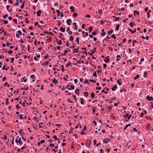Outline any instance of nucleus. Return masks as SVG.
Returning a JSON list of instances; mask_svg holds the SVG:
<instances>
[{"label": "nucleus", "instance_id": "obj_45", "mask_svg": "<svg viewBox=\"0 0 153 153\" xmlns=\"http://www.w3.org/2000/svg\"><path fill=\"white\" fill-rule=\"evenodd\" d=\"M62 72H64L65 71V69L64 68L63 65L62 66Z\"/></svg>", "mask_w": 153, "mask_h": 153}, {"label": "nucleus", "instance_id": "obj_47", "mask_svg": "<svg viewBox=\"0 0 153 153\" xmlns=\"http://www.w3.org/2000/svg\"><path fill=\"white\" fill-rule=\"evenodd\" d=\"M70 87L72 90H74V85L73 86H70Z\"/></svg>", "mask_w": 153, "mask_h": 153}, {"label": "nucleus", "instance_id": "obj_12", "mask_svg": "<svg viewBox=\"0 0 153 153\" xmlns=\"http://www.w3.org/2000/svg\"><path fill=\"white\" fill-rule=\"evenodd\" d=\"M84 84L87 83L88 85L89 84V83L88 82V79H85V81L84 82Z\"/></svg>", "mask_w": 153, "mask_h": 153}, {"label": "nucleus", "instance_id": "obj_23", "mask_svg": "<svg viewBox=\"0 0 153 153\" xmlns=\"http://www.w3.org/2000/svg\"><path fill=\"white\" fill-rule=\"evenodd\" d=\"M74 39V38L72 36H70V38L69 39V41H73Z\"/></svg>", "mask_w": 153, "mask_h": 153}, {"label": "nucleus", "instance_id": "obj_64", "mask_svg": "<svg viewBox=\"0 0 153 153\" xmlns=\"http://www.w3.org/2000/svg\"><path fill=\"white\" fill-rule=\"evenodd\" d=\"M100 153H104L102 149H100Z\"/></svg>", "mask_w": 153, "mask_h": 153}, {"label": "nucleus", "instance_id": "obj_55", "mask_svg": "<svg viewBox=\"0 0 153 153\" xmlns=\"http://www.w3.org/2000/svg\"><path fill=\"white\" fill-rule=\"evenodd\" d=\"M112 108V106H109L108 107V110L109 111H110L111 110Z\"/></svg>", "mask_w": 153, "mask_h": 153}, {"label": "nucleus", "instance_id": "obj_25", "mask_svg": "<svg viewBox=\"0 0 153 153\" xmlns=\"http://www.w3.org/2000/svg\"><path fill=\"white\" fill-rule=\"evenodd\" d=\"M57 44L59 45H61L62 44L61 41L60 40H59V41L57 42Z\"/></svg>", "mask_w": 153, "mask_h": 153}, {"label": "nucleus", "instance_id": "obj_56", "mask_svg": "<svg viewBox=\"0 0 153 153\" xmlns=\"http://www.w3.org/2000/svg\"><path fill=\"white\" fill-rule=\"evenodd\" d=\"M68 52V51L67 50H65L64 51V55L65 56L66 55V53H67Z\"/></svg>", "mask_w": 153, "mask_h": 153}, {"label": "nucleus", "instance_id": "obj_9", "mask_svg": "<svg viewBox=\"0 0 153 153\" xmlns=\"http://www.w3.org/2000/svg\"><path fill=\"white\" fill-rule=\"evenodd\" d=\"M52 82L53 83L56 85L58 82V81L56 79H54L52 80Z\"/></svg>", "mask_w": 153, "mask_h": 153}, {"label": "nucleus", "instance_id": "obj_63", "mask_svg": "<svg viewBox=\"0 0 153 153\" xmlns=\"http://www.w3.org/2000/svg\"><path fill=\"white\" fill-rule=\"evenodd\" d=\"M18 33L20 35H21L22 34V33L20 30H18Z\"/></svg>", "mask_w": 153, "mask_h": 153}, {"label": "nucleus", "instance_id": "obj_61", "mask_svg": "<svg viewBox=\"0 0 153 153\" xmlns=\"http://www.w3.org/2000/svg\"><path fill=\"white\" fill-rule=\"evenodd\" d=\"M50 146L51 147H54V145L52 143H51V144H50Z\"/></svg>", "mask_w": 153, "mask_h": 153}, {"label": "nucleus", "instance_id": "obj_43", "mask_svg": "<svg viewBox=\"0 0 153 153\" xmlns=\"http://www.w3.org/2000/svg\"><path fill=\"white\" fill-rule=\"evenodd\" d=\"M25 76H24L23 77V81L24 82H25L27 81V79H25Z\"/></svg>", "mask_w": 153, "mask_h": 153}, {"label": "nucleus", "instance_id": "obj_29", "mask_svg": "<svg viewBox=\"0 0 153 153\" xmlns=\"http://www.w3.org/2000/svg\"><path fill=\"white\" fill-rule=\"evenodd\" d=\"M18 142H19V143L21 144H22L23 143L21 141V138H19V139L18 140Z\"/></svg>", "mask_w": 153, "mask_h": 153}, {"label": "nucleus", "instance_id": "obj_54", "mask_svg": "<svg viewBox=\"0 0 153 153\" xmlns=\"http://www.w3.org/2000/svg\"><path fill=\"white\" fill-rule=\"evenodd\" d=\"M119 19H120V18L119 17H116L115 19L116 21H118L119 20Z\"/></svg>", "mask_w": 153, "mask_h": 153}, {"label": "nucleus", "instance_id": "obj_38", "mask_svg": "<svg viewBox=\"0 0 153 153\" xmlns=\"http://www.w3.org/2000/svg\"><path fill=\"white\" fill-rule=\"evenodd\" d=\"M85 36L83 35L82 36L83 37H85V36H88V32H85Z\"/></svg>", "mask_w": 153, "mask_h": 153}, {"label": "nucleus", "instance_id": "obj_11", "mask_svg": "<svg viewBox=\"0 0 153 153\" xmlns=\"http://www.w3.org/2000/svg\"><path fill=\"white\" fill-rule=\"evenodd\" d=\"M134 16H135L136 14H137V15H139V12H138L137 10L134 11Z\"/></svg>", "mask_w": 153, "mask_h": 153}, {"label": "nucleus", "instance_id": "obj_16", "mask_svg": "<svg viewBox=\"0 0 153 153\" xmlns=\"http://www.w3.org/2000/svg\"><path fill=\"white\" fill-rule=\"evenodd\" d=\"M113 30L112 29H111V31H108V34L109 35H110L112 33H113Z\"/></svg>", "mask_w": 153, "mask_h": 153}, {"label": "nucleus", "instance_id": "obj_53", "mask_svg": "<svg viewBox=\"0 0 153 153\" xmlns=\"http://www.w3.org/2000/svg\"><path fill=\"white\" fill-rule=\"evenodd\" d=\"M101 92H102V93H103V92H104L105 93V94H107L108 92L106 91H104V89L103 90H102V91H101Z\"/></svg>", "mask_w": 153, "mask_h": 153}, {"label": "nucleus", "instance_id": "obj_2", "mask_svg": "<svg viewBox=\"0 0 153 153\" xmlns=\"http://www.w3.org/2000/svg\"><path fill=\"white\" fill-rule=\"evenodd\" d=\"M146 99L149 101H150V100H153V98L152 97H150L149 95L148 96L146 97Z\"/></svg>", "mask_w": 153, "mask_h": 153}, {"label": "nucleus", "instance_id": "obj_24", "mask_svg": "<svg viewBox=\"0 0 153 153\" xmlns=\"http://www.w3.org/2000/svg\"><path fill=\"white\" fill-rule=\"evenodd\" d=\"M21 55V53H18L17 54H16V59H17L19 57L20 55Z\"/></svg>", "mask_w": 153, "mask_h": 153}, {"label": "nucleus", "instance_id": "obj_13", "mask_svg": "<svg viewBox=\"0 0 153 153\" xmlns=\"http://www.w3.org/2000/svg\"><path fill=\"white\" fill-rule=\"evenodd\" d=\"M96 12L97 13L100 14V15H101L102 13V10H98V11H97Z\"/></svg>", "mask_w": 153, "mask_h": 153}, {"label": "nucleus", "instance_id": "obj_51", "mask_svg": "<svg viewBox=\"0 0 153 153\" xmlns=\"http://www.w3.org/2000/svg\"><path fill=\"white\" fill-rule=\"evenodd\" d=\"M119 103V102H118L117 103H115L114 104V106L115 107L117 106L118 104Z\"/></svg>", "mask_w": 153, "mask_h": 153}, {"label": "nucleus", "instance_id": "obj_20", "mask_svg": "<svg viewBox=\"0 0 153 153\" xmlns=\"http://www.w3.org/2000/svg\"><path fill=\"white\" fill-rule=\"evenodd\" d=\"M150 127V124H147L146 126V128L147 129L149 130Z\"/></svg>", "mask_w": 153, "mask_h": 153}, {"label": "nucleus", "instance_id": "obj_40", "mask_svg": "<svg viewBox=\"0 0 153 153\" xmlns=\"http://www.w3.org/2000/svg\"><path fill=\"white\" fill-rule=\"evenodd\" d=\"M133 23L132 22H131V23H130L129 25L131 27H133Z\"/></svg>", "mask_w": 153, "mask_h": 153}, {"label": "nucleus", "instance_id": "obj_37", "mask_svg": "<svg viewBox=\"0 0 153 153\" xmlns=\"http://www.w3.org/2000/svg\"><path fill=\"white\" fill-rule=\"evenodd\" d=\"M111 37L113 38H114V39H115L116 38V37L114 34H113V35H112Z\"/></svg>", "mask_w": 153, "mask_h": 153}, {"label": "nucleus", "instance_id": "obj_35", "mask_svg": "<svg viewBox=\"0 0 153 153\" xmlns=\"http://www.w3.org/2000/svg\"><path fill=\"white\" fill-rule=\"evenodd\" d=\"M79 91V90L78 89H77L75 91V93L76 94H79V93L76 92V91Z\"/></svg>", "mask_w": 153, "mask_h": 153}, {"label": "nucleus", "instance_id": "obj_26", "mask_svg": "<svg viewBox=\"0 0 153 153\" xmlns=\"http://www.w3.org/2000/svg\"><path fill=\"white\" fill-rule=\"evenodd\" d=\"M91 96L92 98H93L94 97V92L91 93Z\"/></svg>", "mask_w": 153, "mask_h": 153}, {"label": "nucleus", "instance_id": "obj_58", "mask_svg": "<svg viewBox=\"0 0 153 153\" xmlns=\"http://www.w3.org/2000/svg\"><path fill=\"white\" fill-rule=\"evenodd\" d=\"M103 67L104 68H105L107 67V65L106 64H104L103 65Z\"/></svg>", "mask_w": 153, "mask_h": 153}, {"label": "nucleus", "instance_id": "obj_57", "mask_svg": "<svg viewBox=\"0 0 153 153\" xmlns=\"http://www.w3.org/2000/svg\"><path fill=\"white\" fill-rule=\"evenodd\" d=\"M93 35L95 36L97 34V33L95 32H93L92 33Z\"/></svg>", "mask_w": 153, "mask_h": 153}, {"label": "nucleus", "instance_id": "obj_10", "mask_svg": "<svg viewBox=\"0 0 153 153\" xmlns=\"http://www.w3.org/2000/svg\"><path fill=\"white\" fill-rule=\"evenodd\" d=\"M148 74V73L147 71H145L144 72V75H143V77H144L146 78V76Z\"/></svg>", "mask_w": 153, "mask_h": 153}, {"label": "nucleus", "instance_id": "obj_50", "mask_svg": "<svg viewBox=\"0 0 153 153\" xmlns=\"http://www.w3.org/2000/svg\"><path fill=\"white\" fill-rule=\"evenodd\" d=\"M96 143V141L95 140H93V145H95Z\"/></svg>", "mask_w": 153, "mask_h": 153}, {"label": "nucleus", "instance_id": "obj_1", "mask_svg": "<svg viewBox=\"0 0 153 153\" xmlns=\"http://www.w3.org/2000/svg\"><path fill=\"white\" fill-rule=\"evenodd\" d=\"M109 58V56L106 57H105V59H104V61L106 63H108L110 61V59Z\"/></svg>", "mask_w": 153, "mask_h": 153}, {"label": "nucleus", "instance_id": "obj_22", "mask_svg": "<svg viewBox=\"0 0 153 153\" xmlns=\"http://www.w3.org/2000/svg\"><path fill=\"white\" fill-rule=\"evenodd\" d=\"M106 34V33L105 32H102V33L101 34V36H104Z\"/></svg>", "mask_w": 153, "mask_h": 153}, {"label": "nucleus", "instance_id": "obj_5", "mask_svg": "<svg viewBox=\"0 0 153 153\" xmlns=\"http://www.w3.org/2000/svg\"><path fill=\"white\" fill-rule=\"evenodd\" d=\"M128 30L131 33H134L136 32V30L135 29L134 31L128 28Z\"/></svg>", "mask_w": 153, "mask_h": 153}, {"label": "nucleus", "instance_id": "obj_28", "mask_svg": "<svg viewBox=\"0 0 153 153\" xmlns=\"http://www.w3.org/2000/svg\"><path fill=\"white\" fill-rule=\"evenodd\" d=\"M121 80V79H119L117 81V82L118 83V84L119 85H122V84L120 82V81Z\"/></svg>", "mask_w": 153, "mask_h": 153}, {"label": "nucleus", "instance_id": "obj_39", "mask_svg": "<svg viewBox=\"0 0 153 153\" xmlns=\"http://www.w3.org/2000/svg\"><path fill=\"white\" fill-rule=\"evenodd\" d=\"M44 64L46 65H48V64L49 63V62L48 61H46V62H44Z\"/></svg>", "mask_w": 153, "mask_h": 153}, {"label": "nucleus", "instance_id": "obj_6", "mask_svg": "<svg viewBox=\"0 0 153 153\" xmlns=\"http://www.w3.org/2000/svg\"><path fill=\"white\" fill-rule=\"evenodd\" d=\"M42 13L40 10H39L38 12H36V13L37 14L38 16H40V14Z\"/></svg>", "mask_w": 153, "mask_h": 153}, {"label": "nucleus", "instance_id": "obj_14", "mask_svg": "<svg viewBox=\"0 0 153 153\" xmlns=\"http://www.w3.org/2000/svg\"><path fill=\"white\" fill-rule=\"evenodd\" d=\"M131 125V123L128 124L127 125L125 128H124V130H126V129L128 127L130 126Z\"/></svg>", "mask_w": 153, "mask_h": 153}, {"label": "nucleus", "instance_id": "obj_4", "mask_svg": "<svg viewBox=\"0 0 153 153\" xmlns=\"http://www.w3.org/2000/svg\"><path fill=\"white\" fill-rule=\"evenodd\" d=\"M71 19H69L66 21V23L68 25L70 24V22H71Z\"/></svg>", "mask_w": 153, "mask_h": 153}, {"label": "nucleus", "instance_id": "obj_44", "mask_svg": "<svg viewBox=\"0 0 153 153\" xmlns=\"http://www.w3.org/2000/svg\"><path fill=\"white\" fill-rule=\"evenodd\" d=\"M56 11L57 13L58 14V16H59V15H60V12L59 11V10H56Z\"/></svg>", "mask_w": 153, "mask_h": 153}, {"label": "nucleus", "instance_id": "obj_42", "mask_svg": "<svg viewBox=\"0 0 153 153\" xmlns=\"http://www.w3.org/2000/svg\"><path fill=\"white\" fill-rule=\"evenodd\" d=\"M13 22H14L16 24H17V20L16 19H13Z\"/></svg>", "mask_w": 153, "mask_h": 153}, {"label": "nucleus", "instance_id": "obj_33", "mask_svg": "<svg viewBox=\"0 0 153 153\" xmlns=\"http://www.w3.org/2000/svg\"><path fill=\"white\" fill-rule=\"evenodd\" d=\"M73 16L74 17H76L77 16V14L76 13H74L73 15Z\"/></svg>", "mask_w": 153, "mask_h": 153}, {"label": "nucleus", "instance_id": "obj_41", "mask_svg": "<svg viewBox=\"0 0 153 153\" xmlns=\"http://www.w3.org/2000/svg\"><path fill=\"white\" fill-rule=\"evenodd\" d=\"M53 138H54V140H57V136L56 135H55V136H53Z\"/></svg>", "mask_w": 153, "mask_h": 153}, {"label": "nucleus", "instance_id": "obj_62", "mask_svg": "<svg viewBox=\"0 0 153 153\" xmlns=\"http://www.w3.org/2000/svg\"><path fill=\"white\" fill-rule=\"evenodd\" d=\"M68 33L69 35H71L72 34V32L71 31H68Z\"/></svg>", "mask_w": 153, "mask_h": 153}, {"label": "nucleus", "instance_id": "obj_46", "mask_svg": "<svg viewBox=\"0 0 153 153\" xmlns=\"http://www.w3.org/2000/svg\"><path fill=\"white\" fill-rule=\"evenodd\" d=\"M16 108L17 109V110L19 108H20V107H19V105L17 104L16 105Z\"/></svg>", "mask_w": 153, "mask_h": 153}, {"label": "nucleus", "instance_id": "obj_3", "mask_svg": "<svg viewBox=\"0 0 153 153\" xmlns=\"http://www.w3.org/2000/svg\"><path fill=\"white\" fill-rule=\"evenodd\" d=\"M117 85H115L114 87H112L111 88V90L112 91H114L117 88Z\"/></svg>", "mask_w": 153, "mask_h": 153}, {"label": "nucleus", "instance_id": "obj_48", "mask_svg": "<svg viewBox=\"0 0 153 153\" xmlns=\"http://www.w3.org/2000/svg\"><path fill=\"white\" fill-rule=\"evenodd\" d=\"M25 19L26 20V21H25V23H29V21L27 20V18H26Z\"/></svg>", "mask_w": 153, "mask_h": 153}, {"label": "nucleus", "instance_id": "obj_60", "mask_svg": "<svg viewBox=\"0 0 153 153\" xmlns=\"http://www.w3.org/2000/svg\"><path fill=\"white\" fill-rule=\"evenodd\" d=\"M74 7H73V6H71V7H70L69 9H71V10H74Z\"/></svg>", "mask_w": 153, "mask_h": 153}, {"label": "nucleus", "instance_id": "obj_18", "mask_svg": "<svg viewBox=\"0 0 153 153\" xmlns=\"http://www.w3.org/2000/svg\"><path fill=\"white\" fill-rule=\"evenodd\" d=\"M151 12V10H149V11L147 12V16L148 18H150V13Z\"/></svg>", "mask_w": 153, "mask_h": 153}, {"label": "nucleus", "instance_id": "obj_49", "mask_svg": "<svg viewBox=\"0 0 153 153\" xmlns=\"http://www.w3.org/2000/svg\"><path fill=\"white\" fill-rule=\"evenodd\" d=\"M14 60V58L13 57H12L11 58V62L13 63Z\"/></svg>", "mask_w": 153, "mask_h": 153}, {"label": "nucleus", "instance_id": "obj_17", "mask_svg": "<svg viewBox=\"0 0 153 153\" xmlns=\"http://www.w3.org/2000/svg\"><path fill=\"white\" fill-rule=\"evenodd\" d=\"M78 49H79V48L77 49L76 48L74 49L73 50H74L73 52L74 53H75V52L77 53L78 52Z\"/></svg>", "mask_w": 153, "mask_h": 153}, {"label": "nucleus", "instance_id": "obj_36", "mask_svg": "<svg viewBox=\"0 0 153 153\" xmlns=\"http://www.w3.org/2000/svg\"><path fill=\"white\" fill-rule=\"evenodd\" d=\"M8 102H9L8 99V98H7L6 99V102L5 103V104L6 105H7L8 103Z\"/></svg>", "mask_w": 153, "mask_h": 153}, {"label": "nucleus", "instance_id": "obj_59", "mask_svg": "<svg viewBox=\"0 0 153 153\" xmlns=\"http://www.w3.org/2000/svg\"><path fill=\"white\" fill-rule=\"evenodd\" d=\"M100 23H101V24L103 25L104 24V22L103 20H101L100 21Z\"/></svg>", "mask_w": 153, "mask_h": 153}, {"label": "nucleus", "instance_id": "obj_8", "mask_svg": "<svg viewBox=\"0 0 153 153\" xmlns=\"http://www.w3.org/2000/svg\"><path fill=\"white\" fill-rule=\"evenodd\" d=\"M60 30L61 31L64 32L65 31V28H62V27H61L60 29Z\"/></svg>", "mask_w": 153, "mask_h": 153}, {"label": "nucleus", "instance_id": "obj_15", "mask_svg": "<svg viewBox=\"0 0 153 153\" xmlns=\"http://www.w3.org/2000/svg\"><path fill=\"white\" fill-rule=\"evenodd\" d=\"M89 33H90L92 30V27L91 26H90L89 27Z\"/></svg>", "mask_w": 153, "mask_h": 153}, {"label": "nucleus", "instance_id": "obj_7", "mask_svg": "<svg viewBox=\"0 0 153 153\" xmlns=\"http://www.w3.org/2000/svg\"><path fill=\"white\" fill-rule=\"evenodd\" d=\"M120 26V25L119 24H117V25H116V28L115 29V30H119Z\"/></svg>", "mask_w": 153, "mask_h": 153}, {"label": "nucleus", "instance_id": "obj_32", "mask_svg": "<svg viewBox=\"0 0 153 153\" xmlns=\"http://www.w3.org/2000/svg\"><path fill=\"white\" fill-rule=\"evenodd\" d=\"M8 16V15L7 14H6L4 16H3V17L4 19H6L7 17Z\"/></svg>", "mask_w": 153, "mask_h": 153}, {"label": "nucleus", "instance_id": "obj_30", "mask_svg": "<svg viewBox=\"0 0 153 153\" xmlns=\"http://www.w3.org/2000/svg\"><path fill=\"white\" fill-rule=\"evenodd\" d=\"M140 77V76L139 75H137L136 77H134V80H136L138 78Z\"/></svg>", "mask_w": 153, "mask_h": 153}, {"label": "nucleus", "instance_id": "obj_19", "mask_svg": "<svg viewBox=\"0 0 153 153\" xmlns=\"http://www.w3.org/2000/svg\"><path fill=\"white\" fill-rule=\"evenodd\" d=\"M81 103V104H83L84 103V99L82 98H80Z\"/></svg>", "mask_w": 153, "mask_h": 153}, {"label": "nucleus", "instance_id": "obj_34", "mask_svg": "<svg viewBox=\"0 0 153 153\" xmlns=\"http://www.w3.org/2000/svg\"><path fill=\"white\" fill-rule=\"evenodd\" d=\"M93 76L95 77H97V73L96 71H95L94 73L93 74Z\"/></svg>", "mask_w": 153, "mask_h": 153}, {"label": "nucleus", "instance_id": "obj_31", "mask_svg": "<svg viewBox=\"0 0 153 153\" xmlns=\"http://www.w3.org/2000/svg\"><path fill=\"white\" fill-rule=\"evenodd\" d=\"M24 4L25 1L22 4L20 8L21 9H23L24 8Z\"/></svg>", "mask_w": 153, "mask_h": 153}, {"label": "nucleus", "instance_id": "obj_21", "mask_svg": "<svg viewBox=\"0 0 153 153\" xmlns=\"http://www.w3.org/2000/svg\"><path fill=\"white\" fill-rule=\"evenodd\" d=\"M76 42H77L78 45H79V37H77L76 38Z\"/></svg>", "mask_w": 153, "mask_h": 153}, {"label": "nucleus", "instance_id": "obj_27", "mask_svg": "<svg viewBox=\"0 0 153 153\" xmlns=\"http://www.w3.org/2000/svg\"><path fill=\"white\" fill-rule=\"evenodd\" d=\"M88 94L87 92H85L84 93V95L85 97H87L88 96Z\"/></svg>", "mask_w": 153, "mask_h": 153}, {"label": "nucleus", "instance_id": "obj_52", "mask_svg": "<svg viewBox=\"0 0 153 153\" xmlns=\"http://www.w3.org/2000/svg\"><path fill=\"white\" fill-rule=\"evenodd\" d=\"M85 17L86 18H90L91 17V16L89 15H86L85 16Z\"/></svg>", "mask_w": 153, "mask_h": 153}]
</instances>
